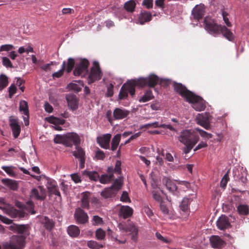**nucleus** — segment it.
<instances>
[{"mask_svg": "<svg viewBox=\"0 0 249 249\" xmlns=\"http://www.w3.org/2000/svg\"><path fill=\"white\" fill-rule=\"evenodd\" d=\"M25 238L23 235H13L9 242L2 244L3 249H23L25 246Z\"/></svg>", "mask_w": 249, "mask_h": 249, "instance_id": "f257e3e1", "label": "nucleus"}, {"mask_svg": "<svg viewBox=\"0 0 249 249\" xmlns=\"http://www.w3.org/2000/svg\"><path fill=\"white\" fill-rule=\"evenodd\" d=\"M188 102L192 104V107L197 111H201L206 107V102L201 97L194 94L188 89Z\"/></svg>", "mask_w": 249, "mask_h": 249, "instance_id": "f03ea898", "label": "nucleus"}, {"mask_svg": "<svg viewBox=\"0 0 249 249\" xmlns=\"http://www.w3.org/2000/svg\"><path fill=\"white\" fill-rule=\"evenodd\" d=\"M203 26L204 29L210 35L216 36L219 35V30L221 25L218 24L216 21L211 17L207 16L204 19Z\"/></svg>", "mask_w": 249, "mask_h": 249, "instance_id": "7ed1b4c3", "label": "nucleus"}, {"mask_svg": "<svg viewBox=\"0 0 249 249\" xmlns=\"http://www.w3.org/2000/svg\"><path fill=\"white\" fill-rule=\"evenodd\" d=\"M118 228L123 233H129L131 235V239L134 241L137 240L139 229L133 223H120L118 224Z\"/></svg>", "mask_w": 249, "mask_h": 249, "instance_id": "20e7f679", "label": "nucleus"}, {"mask_svg": "<svg viewBox=\"0 0 249 249\" xmlns=\"http://www.w3.org/2000/svg\"><path fill=\"white\" fill-rule=\"evenodd\" d=\"M93 65L88 78L89 84H91L97 80L101 79L102 76V72L99 63L94 61L93 63Z\"/></svg>", "mask_w": 249, "mask_h": 249, "instance_id": "39448f33", "label": "nucleus"}, {"mask_svg": "<svg viewBox=\"0 0 249 249\" xmlns=\"http://www.w3.org/2000/svg\"><path fill=\"white\" fill-rule=\"evenodd\" d=\"M212 116L209 113H199L196 117V121L197 124L202 126L207 130L211 128L210 121Z\"/></svg>", "mask_w": 249, "mask_h": 249, "instance_id": "423d86ee", "label": "nucleus"}, {"mask_svg": "<svg viewBox=\"0 0 249 249\" xmlns=\"http://www.w3.org/2000/svg\"><path fill=\"white\" fill-rule=\"evenodd\" d=\"M89 65V62L87 59H81L76 65L73 71V74L75 76H84L88 72Z\"/></svg>", "mask_w": 249, "mask_h": 249, "instance_id": "0eeeda50", "label": "nucleus"}, {"mask_svg": "<svg viewBox=\"0 0 249 249\" xmlns=\"http://www.w3.org/2000/svg\"><path fill=\"white\" fill-rule=\"evenodd\" d=\"M0 209L2 210L5 213L13 218H21L24 216V213L23 212L18 211L9 204H6V205L4 207H0Z\"/></svg>", "mask_w": 249, "mask_h": 249, "instance_id": "6e6552de", "label": "nucleus"}, {"mask_svg": "<svg viewBox=\"0 0 249 249\" xmlns=\"http://www.w3.org/2000/svg\"><path fill=\"white\" fill-rule=\"evenodd\" d=\"M147 80V77L128 80L129 81L130 95L133 96L135 94V87H142L147 85H148Z\"/></svg>", "mask_w": 249, "mask_h": 249, "instance_id": "1a4fd4ad", "label": "nucleus"}, {"mask_svg": "<svg viewBox=\"0 0 249 249\" xmlns=\"http://www.w3.org/2000/svg\"><path fill=\"white\" fill-rule=\"evenodd\" d=\"M75 146V150L72 152L73 155L75 158L78 159L80 161L79 167L81 169L84 167L85 162V152L84 149L77 145Z\"/></svg>", "mask_w": 249, "mask_h": 249, "instance_id": "9d476101", "label": "nucleus"}, {"mask_svg": "<svg viewBox=\"0 0 249 249\" xmlns=\"http://www.w3.org/2000/svg\"><path fill=\"white\" fill-rule=\"evenodd\" d=\"M66 141L68 144L66 146L71 147L74 144L75 146L79 145L80 139L79 135L75 132H70L66 134Z\"/></svg>", "mask_w": 249, "mask_h": 249, "instance_id": "9b49d317", "label": "nucleus"}, {"mask_svg": "<svg viewBox=\"0 0 249 249\" xmlns=\"http://www.w3.org/2000/svg\"><path fill=\"white\" fill-rule=\"evenodd\" d=\"M30 196L37 200H43L46 197V190L42 186H39L31 190Z\"/></svg>", "mask_w": 249, "mask_h": 249, "instance_id": "f8f14e48", "label": "nucleus"}, {"mask_svg": "<svg viewBox=\"0 0 249 249\" xmlns=\"http://www.w3.org/2000/svg\"><path fill=\"white\" fill-rule=\"evenodd\" d=\"M46 186L50 195H54L60 196V193L56 182L50 178H46Z\"/></svg>", "mask_w": 249, "mask_h": 249, "instance_id": "ddd939ff", "label": "nucleus"}, {"mask_svg": "<svg viewBox=\"0 0 249 249\" xmlns=\"http://www.w3.org/2000/svg\"><path fill=\"white\" fill-rule=\"evenodd\" d=\"M66 99L67 102L68 106L71 110L74 111L78 108L79 100L75 95L71 94H67Z\"/></svg>", "mask_w": 249, "mask_h": 249, "instance_id": "4468645a", "label": "nucleus"}, {"mask_svg": "<svg viewBox=\"0 0 249 249\" xmlns=\"http://www.w3.org/2000/svg\"><path fill=\"white\" fill-rule=\"evenodd\" d=\"M216 226L220 230L228 229L231 227L229 218L224 215L219 217L216 222Z\"/></svg>", "mask_w": 249, "mask_h": 249, "instance_id": "2eb2a0df", "label": "nucleus"}, {"mask_svg": "<svg viewBox=\"0 0 249 249\" xmlns=\"http://www.w3.org/2000/svg\"><path fill=\"white\" fill-rule=\"evenodd\" d=\"M46 120L54 125L53 126V128L56 130L61 131L62 130L61 126L59 124H63L65 123V120L62 118H56L53 116H50L45 118Z\"/></svg>", "mask_w": 249, "mask_h": 249, "instance_id": "dca6fc26", "label": "nucleus"}, {"mask_svg": "<svg viewBox=\"0 0 249 249\" xmlns=\"http://www.w3.org/2000/svg\"><path fill=\"white\" fill-rule=\"evenodd\" d=\"M198 140L199 136L196 133H192L191 130H188V153L198 142Z\"/></svg>", "mask_w": 249, "mask_h": 249, "instance_id": "f3484780", "label": "nucleus"}, {"mask_svg": "<svg viewBox=\"0 0 249 249\" xmlns=\"http://www.w3.org/2000/svg\"><path fill=\"white\" fill-rule=\"evenodd\" d=\"M111 137V135L110 134H104L101 137H97V141L101 147L108 149L109 148Z\"/></svg>", "mask_w": 249, "mask_h": 249, "instance_id": "a211bd4d", "label": "nucleus"}, {"mask_svg": "<svg viewBox=\"0 0 249 249\" xmlns=\"http://www.w3.org/2000/svg\"><path fill=\"white\" fill-rule=\"evenodd\" d=\"M10 126L12 129L14 137L15 138L18 137L20 133V125L17 119L10 117Z\"/></svg>", "mask_w": 249, "mask_h": 249, "instance_id": "6ab92c4d", "label": "nucleus"}, {"mask_svg": "<svg viewBox=\"0 0 249 249\" xmlns=\"http://www.w3.org/2000/svg\"><path fill=\"white\" fill-rule=\"evenodd\" d=\"M15 205L19 208H21V210L18 211L23 212L24 214H25V211L31 214H35L36 213L35 211L33 210L34 204L32 201L27 202L26 205L24 206L21 202L16 201L15 202Z\"/></svg>", "mask_w": 249, "mask_h": 249, "instance_id": "aec40b11", "label": "nucleus"}, {"mask_svg": "<svg viewBox=\"0 0 249 249\" xmlns=\"http://www.w3.org/2000/svg\"><path fill=\"white\" fill-rule=\"evenodd\" d=\"M210 241L212 247L214 249H221L226 245L225 242L217 235H212Z\"/></svg>", "mask_w": 249, "mask_h": 249, "instance_id": "412c9836", "label": "nucleus"}, {"mask_svg": "<svg viewBox=\"0 0 249 249\" xmlns=\"http://www.w3.org/2000/svg\"><path fill=\"white\" fill-rule=\"evenodd\" d=\"M74 217L78 223L84 224L88 220V216L87 214L80 208L76 210Z\"/></svg>", "mask_w": 249, "mask_h": 249, "instance_id": "4be33fe9", "label": "nucleus"}, {"mask_svg": "<svg viewBox=\"0 0 249 249\" xmlns=\"http://www.w3.org/2000/svg\"><path fill=\"white\" fill-rule=\"evenodd\" d=\"M205 14V7L203 4L196 5L192 10V15L195 19L199 20Z\"/></svg>", "mask_w": 249, "mask_h": 249, "instance_id": "5701e85b", "label": "nucleus"}, {"mask_svg": "<svg viewBox=\"0 0 249 249\" xmlns=\"http://www.w3.org/2000/svg\"><path fill=\"white\" fill-rule=\"evenodd\" d=\"M152 15L149 12H141L138 16L137 24L143 25L145 23L150 21L152 19Z\"/></svg>", "mask_w": 249, "mask_h": 249, "instance_id": "b1692460", "label": "nucleus"}, {"mask_svg": "<svg viewBox=\"0 0 249 249\" xmlns=\"http://www.w3.org/2000/svg\"><path fill=\"white\" fill-rule=\"evenodd\" d=\"M220 34L230 41H233L234 40L235 36L233 34L225 25H221L219 30V34Z\"/></svg>", "mask_w": 249, "mask_h": 249, "instance_id": "393cba45", "label": "nucleus"}, {"mask_svg": "<svg viewBox=\"0 0 249 249\" xmlns=\"http://www.w3.org/2000/svg\"><path fill=\"white\" fill-rule=\"evenodd\" d=\"M174 90L176 92L180 94L185 100L187 101V89L185 87L183 86L180 83L173 82Z\"/></svg>", "mask_w": 249, "mask_h": 249, "instance_id": "a878e982", "label": "nucleus"}, {"mask_svg": "<svg viewBox=\"0 0 249 249\" xmlns=\"http://www.w3.org/2000/svg\"><path fill=\"white\" fill-rule=\"evenodd\" d=\"M129 113V111L123 108H116L113 111V116L115 119L121 120L126 117Z\"/></svg>", "mask_w": 249, "mask_h": 249, "instance_id": "bb28decb", "label": "nucleus"}, {"mask_svg": "<svg viewBox=\"0 0 249 249\" xmlns=\"http://www.w3.org/2000/svg\"><path fill=\"white\" fill-rule=\"evenodd\" d=\"M133 213V210L128 206H122L120 211L119 215L126 219L131 216Z\"/></svg>", "mask_w": 249, "mask_h": 249, "instance_id": "cd10ccee", "label": "nucleus"}, {"mask_svg": "<svg viewBox=\"0 0 249 249\" xmlns=\"http://www.w3.org/2000/svg\"><path fill=\"white\" fill-rule=\"evenodd\" d=\"M1 182L9 189L15 191L18 187V181L9 178H4L1 180Z\"/></svg>", "mask_w": 249, "mask_h": 249, "instance_id": "c85d7f7f", "label": "nucleus"}, {"mask_svg": "<svg viewBox=\"0 0 249 249\" xmlns=\"http://www.w3.org/2000/svg\"><path fill=\"white\" fill-rule=\"evenodd\" d=\"M41 223L48 230H51L54 226L53 221L45 216H41L39 218Z\"/></svg>", "mask_w": 249, "mask_h": 249, "instance_id": "c756f323", "label": "nucleus"}, {"mask_svg": "<svg viewBox=\"0 0 249 249\" xmlns=\"http://www.w3.org/2000/svg\"><path fill=\"white\" fill-rule=\"evenodd\" d=\"M116 191L114 190L112 187H107L105 188L101 193V196L104 198L107 199L115 197L116 195Z\"/></svg>", "mask_w": 249, "mask_h": 249, "instance_id": "7c9ffc66", "label": "nucleus"}, {"mask_svg": "<svg viewBox=\"0 0 249 249\" xmlns=\"http://www.w3.org/2000/svg\"><path fill=\"white\" fill-rule=\"evenodd\" d=\"M129 81H127L122 87L119 94V98L121 100L126 98L128 96V92L130 93Z\"/></svg>", "mask_w": 249, "mask_h": 249, "instance_id": "2f4dec72", "label": "nucleus"}, {"mask_svg": "<svg viewBox=\"0 0 249 249\" xmlns=\"http://www.w3.org/2000/svg\"><path fill=\"white\" fill-rule=\"evenodd\" d=\"M162 182L165 183L167 189L171 192H174L177 189L176 185L167 178H164Z\"/></svg>", "mask_w": 249, "mask_h": 249, "instance_id": "473e14b6", "label": "nucleus"}, {"mask_svg": "<svg viewBox=\"0 0 249 249\" xmlns=\"http://www.w3.org/2000/svg\"><path fill=\"white\" fill-rule=\"evenodd\" d=\"M178 140L180 142L185 145L183 152L185 154H187V130H184L181 132L178 137Z\"/></svg>", "mask_w": 249, "mask_h": 249, "instance_id": "72a5a7b5", "label": "nucleus"}, {"mask_svg": "<svg viewBox=\"0 0 249 249\" xmlns=\"http://www.w3.org/2000/svg\"><path fill=\"white\" fill-rule=\"evenodd\" d=\"M68 234L71 237H75L80 234V230L78 227L75 225H71L68 227L67 229Z\"/></svg>", "mask_w": 249, "mask_h": 249, "instance_id": "f704fd0d", "label": "nucleus"}, {"mask_svg": "<svg viewBox=\"0 0 249 249\" xmlns=\"http://www.w3.org/2000/svg\"><path fill=\"white\" fill-rule=\"evenodd\" d=\"M83 176L88 177L91 180L97 181L99 179V175L96 171H89L85 170L82 173Z\"/></svg>", "mask_w": 249, "mask_h": 249, "instance_id": "c9c22d12", "label": "nucleus"}, {"mask_svg": "<svg viewBox=\"0 0 249 249\" xmlns=\"http://www.w3.org/2000/svg\"><path fill=\"white\" fill-rule=\"evenodd\" d=\"M136 3L133 0H129L124 4V8L125 10L128 12L132 13L134 11Z\"/></svg>", "mask_w": 249, "mask_h": 249, "instance_id": "e433bc0d", "label": "nucleus"}, {"mask_svg": "<svg viewBox=\"0 0 249 249\" xmlns=\"http://www.w3.org/2000/svg\"><path fill=\"white\" fill-rule=\"evenodd\" d=\"M234 174V178L235 179H238L245 184L247 181V173L246 172L241 173V175L239 174V171L237 170L233 171Z\"/></svg>", "mask_w": 249, "mask_h": 249, "instance_id": "4c0bfd02", "label": "nucleus"}, {"mask_svg": "<svg viewBox=\"0 0 249 249\" xmlns=\"http://www.w3.org/2000/svg\"><path fill=\"white\" fill-rule=\"evenodd\" d=\"M197 190V186L194 181L188 182V194L189 196L196 195Z\"/></svg>", "mask_w": 249, "mask_h": 249, "instance_id": "58836bf2", "label": "nucleus"}, {"mask_svg": "<svg viewBox=\"0 0 249 249\" xmlns=\"http://www.w3.org/2000/svg\"><path fill=\"white\" fill-rule=\"evenodd\" d=\"M121 138V135L120 134H117L113 137L111 141V150L115 151L117 149L120 143Z\"/></svg>", "mask_w": 249, "mask_h": 249, "instance_id": "ea45409f", "label": "nucleus"}, {"mask_svg": "<svg viewBox=\"0 0 249 249\" xmlns=\"http://www.w3.org/2000/svg\"><path fill=\"white\" fill-rule=\"evenodd\" d=\"M147 80L148 86L150 87H154L159 82L158 77L155 74H150L147 77Z\"/></svg>", "mask_w": 249, "mask_h": 249, "instance_id": "a19ab883", "label": "nucleus"}, {"mask_svg": "<svg viewBox=\"0 0 249 249\" xmlns=\"http://www.w3.org/2000/svg\"><path fill=\"white\" fill-rule=\"evenodd\" d=\"M113 174H104L99 177V181L102 184H108L113 180Z\"/></svg>", "mask_w": 249, "mask_h": 249, "instance_id": "79ce46f5", "label": "nucleus"}, {"mask_svg": "<svg viewBox=\"0 0 249 249\" xmlns=\"http://www.w3.org/2000/svg\"><path fill=\"white\" fill-rule=\"evenodd\" d=\"M53 141L55 143L62 144L66 146V144L68 143L66 141V134L63 135L59 134L56 135L53 139Z\"/></svg>", "mask_w": 249, "mask_h": 249, "instance_id": "37998d69", "label": "nucleus"}, {"mask_svg": "<svg viewBox=\"0 0 249 249\" xmlns=\"http://www.w3.org/2000/svg\"><path fill=\"white\" fill-rule=\"evenodd\" d=\"M19 109L20 111H22L25 115L28 118L29 117V110L28 103L24 100H22L20 102L19 104Z\"/></svg>", "mask_w": 249, "mask_h": 249, "instance_id": "c03bdc74", "label": "nucleus"}, {"mask_svg": "<svg viewBox=\"0 0 249 249\" xmlns=\"http://www.w3.org/2000/svg\"><path fill=\"white\" fill-rule=\"evenodd\" d=\"M154 98L152 91L150 90L145 92L144 94L139 99L140 102H146Z\"/></svg>", "mask_w": 249, "mask_h": 249, "instance_id": "a18cd8bd", "label": "nucleus"}, {"mask_svg": "<svg viewBox=\"0 0 249 249\" xmlns=\"http://www.w3.org/2000/svg\"><path fill=\"white\" fill-rule=\"evenodd\" d=\"M88 247L91 249H100L103 247V245L99 244L95 241L90 240L87 243Z\"/></svg>", "mask_w": 249, "mask_h": 249, "instance_id": "49530a36", "label": "nucleus"}, {"mask_svg": "<svg viewBox=\"0 0 249 249\" xmlns=\"http://www.w3.org/2000/svg\"><path fill=\"white\" fill-rule=\"evenodd\" d=\"M237 210L240 214L248 215L249 213V209L246 205H239L237 207Z\"/></svg>", "mask_w": 249, "mask_h": 249, "instance_id": "de8ad7c7", "label": "nucleus"}, {"mask_svg": "<svg viewBox=\"0 0 249 249\" xmlns=\"http://www.w3.org/2000/svg\"><path fill=\"white\" fill-rule=\"evenodd\" d=\"M123 185V180L121 178L116 179L112 185L110 186L114 190L116 191V193L121 188Z\"/></svg>", "mask_w": 249, "mask_h": 249, "instance_id": "09e8293b", "label": "nucleus"}, {"mask_svg": "<svg viewBox=\"0 0 249 249\" xmlns=\"http://www.w3.org/2000/svg\"><path fill=\"white\" fill-rule=\"evenodd\" d=\"M65 66H66V61H64L63 62L61 69L59 71H58L54 72L52 74V76L53 77V78H59L61 76H62V75L64 73Z\"/></svg>", "mask_w": 249, "mask_h": 249, "instance_id": "8fccbe9b", "label": "nucleus"}, {"mask_svg": "<svg viewBox=\"0 0 249 249\" xmlns=\"http://www.w3.org/2000/svg\"><path fill=\"white\" fill-rule=\"evenodd\" d=\"M75 64V61L74 59L72 58H69L68 59L67 64H66V71L68 73H70L71 72L72 70L73 69Z\"/></svg>", "mask_w": 249, "mask_h": 249, "instance_id": "3c124183", "label": "nucleus"}, {"mask_svg": "<svg viewBox=\"0 0 249 249\" xmlns=\"http://www.w3.org/2000/svg\"><path fill=\"white\" fill-rule=\"evenodd\" d=\"M8 83V78L5 75L0 76V90L6 87Z\"/></svg>", "mask_w": 249, "mask_h": 249, "instance_id": "603ef678", "label": "nucleus"}, {"mask_svg": "<svg viewBox=\"0 0 249 249\" xmlns=\"http://www.w3.org/2000/svg\"><path fill=\"white\" fill-rule=\"evenodd\" d=\"M96 238L97 240H104L106 236V232L101 228L97 229L95 232Z\"/></svg>", "mask_w": 249, "mask_h": 249, "instance_id": "864d4df0", "label": "nucleus"}, {"mask_svg": "<svg viewBox=\"0 0 249 249\" xmlns=\"http://www.w3.org/2000/svg\"><path fill=\"white\" fill-rule=\"evenodd\" d=\"M81 202L84 208H88L89 207V195L86 193L83 194Z\"/></svg>", "mask_w": 249, "mask_h": 249, "instance_id": "5fc2aeb1", "label": "nucleus"}, {"mask_svg": "<svg viewBox=\"0 0 249 249\" xmlns=\"http://www.w3.org/2000/svg\"><path fill=\"white\" fill-rule=\"evenodd\" d=\"M67 89L69 90H71L74 91L79 92L81 90V87L75 83H71L68 85L67 87Z\"/></svg>", "mask_w": 249, "mask_h": 249, "instance_id": "6e6d98bb", "label": "nucleus"}, {"mask_svg": "<svg viewBox=\"0 0 249 249\" xmlns=\"http://www.w3.org/2000/svg\"><path fill=\"white\" fill-rule=\"evenodd\" d=\"M13 166H3L1 168L10 176L14 177L16 176V173L13 170Z\"/></svg>", "mask_w": 249, "mask_h": 249, "instance_id": "4d7b16f0", "label": "nucleus"}, {"mask_svg": "<svg viewBox=\"0 0 249 249\" xmlns=\"http://www.w3.org/2000/svg\"><path fill=\"white\" fill-rule=\"evenodd\" d=\"M160 124L159 122L156 121L153 123H148L142 125L141 126V128H160Z\"/></svg>", "mask_w": 249, "mask_h": 249, "instance_id": "13d9d810", "label": "nucleus"}, {"mask_svg": "<svg viewBox=\"0 0 249 249\" xmlns=\"http://www.w3.org/2000/svg\"><path fill=\"white\" fill-rule=\"evenodd\" d=\"M15 48V46L12 44H4L0 46V52L3 51H10Z\"/></svg>", "mask_w": 249, "mask_h": 249, "instance_id": "bf43d9fd", "label": "nucleus"}, {"mask_svg": "<svg viewBox=\"0 0 249 249\" xmlns=\"http://www.w3.org/2000/svg\"><path fill=\"white\" fill-rule=\"evenodd\" d=\"M196 130L197 132H199V134L201 135V137H202L204 138L210 139V138H212V136H213L212 134H211L210 133H208L203 130H202V129H201L200 128H196Z\"/></svg>", "mask_w": 249, "mask_h": 249, "instance_id": "052dcab7", "label": "nucleus"}, {"mask_svg": "<svg viewBox=\"0 0 249 249\" xmlns=\"http://www.w3.org/2000/svg\"><path fill=\"white\" fill-rule=\"evenodd\" d=\"M28 228V226L25 225H16V229L18 233H20L26 232L27 231Z\"/></svg>", "mask_w": 249, "mask_h": 249, "instance_id": "680f3d73", "label": "nucleus"}, {"mask_svg": "<svg viewBox=\"0 0 249 249\" xmlns=\"http://www.w3.org/2000/svg\"><path fill=\"white\" fill-rule=\"evenodd\" d=\"M153 198L158 203H161L162 202V199L159 193L156 191H152Z\"/></svg>", "mask_w": 249, "mask_h": 249, "instance_id": "e2e57ef3", "label": "nucleus"}, {"mask_svg": "<svg viewBox=\"0 0 249 249\" xmlns=\"http://www.w3.org/2000/svg\"><path fill=\"white\" fill-rule=\"evenodd\" d=\"M120 200L121 201L125 203L131 202L130 199L128 196V194L126 191H124L123 192Z\"/></svg>", "mask_w": 249, "mask_h": 249, "instance_id": "0e129e2a", "label": "nucleus"}, {"mask_svg": "<svg viewBox=\"0 0 249 249\" xmlns=\"http://www.w3.org/2000/svg\"><path fill=\"white\" fill-rule=\"evenodd\" d=\"M93 225H100L103 224V220L102 218L98 215H95L93 217Z\"/></svg>", "mask_w": 249, "mask_h": 249, "instance_id": "69168bd1", "label": "nucleus"}, {"mask_svg": "<svg viewBox=\"0 0 249 249\" xmlns=\"http://www.w3.org/2000/svg\"><path fill=\"white\" fill-rule=\"evenodd\" d=\"M106 156L104 152L101 150H98L95 153V158L98 160H103Z\"/></svg>", "mask_w": 249, "mask_h": 249, "instance_id": "338daca9", "label": "nucleus"}, {"mask_svg": "<svg viewBox=\"0 0 249 249\" xmlns=\"http://www.w3.org/2000/svg\"><path fill=\"white\" fill-rule=\"evenodd\" d=\"M2 64L4 66L7 68H13V65L10 59L7 57H3L2 58Z\"/></svg>", "mask_w": 249, "mask_h": 249, "instance_id": "774afa93", "label": "nucleus"}]
</instances>
